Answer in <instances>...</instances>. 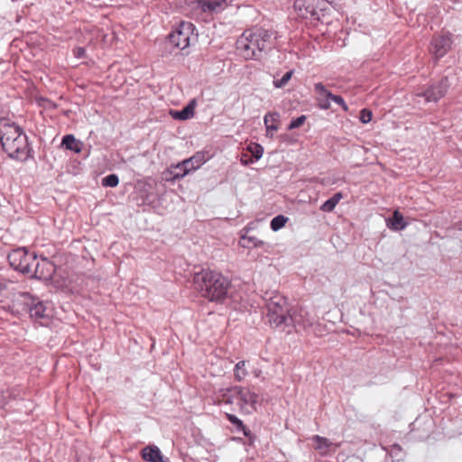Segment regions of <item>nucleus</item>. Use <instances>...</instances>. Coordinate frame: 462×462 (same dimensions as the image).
<instances>
[{
    "label": "nucleus",
    "mask_w": 462,
    "mask_h": 462,
    "mask_svg": "<svg viewBox=\"0 0 462 462\" xmlns=\"http://www.w3.org/2000/svg\"><path fill=\"white\" fill-rule=\"evenodd\" d=\"M62 145L76 153H79L83 148V143L77 140L72 134H67L62 138Z\"/></svg>",
    "instance_id": "nucleus-22"
},
{
    "label": "nucleus",
    "mask_w": 462,
    "mask_h": 462,
    "mask_svg": "<svg viewBox=\"0 0 462 462\" xmlns=\"http://www.w3.org/2000/svg\"><path fill=\"white\" fill-rule=\"evenodd\" d=\"M263 244V241L254 236H242L239 240V245L244 248L259 247Z\"/></svg>",
    "instance_id": "nucleus-24"
},
{
    "label": "nucleus",
    "mask_w": 462,
    "mask_h": 462,
    "mask_svg": "<svg viewBox=\"0 0 462 462\" xmlns=\"http://www.w3.org/2000/svg\"><path fill=\"white\" fill-rule=\"evenodd\" d=\"M314 89L318 95L319 107L324 110L328 109L330 107V100H332L333 94L321 83H317Z\"/></svg>",
    "instance_id": "nucleus-19"
},
{
    "label": "nucleus",
    "mask_w": 462,
    "mask_h": 462,
    "mask_svg": "<svg viewBox=\"0 0 462 462\" xmlns=\"http://www.w3.org/2000/svg\"><path fill=\"white\" fill-rule=\"evenodd\" d=\"M0 142L10 157L23 159L28 153L27 137L15 124L0 125Z\"/></svg>",
    "instance_id": "nucleus-3"
},
{
    "label": "nucleus",
    "mask_w": 462,
    "mask_h": 462,
    "mask_svg": "<svg viewBox=\"0 0 462 462\" xmlns=\"http://www.w3.org/2000/svg\"><path fill=\"white\" fill-rule=\"evenodd\" d=\"M280 114L278 112H269L263 117L265 126V135L268 138H273L275 132L280 128Z\"/></svg>",
    "instance_id": "nucleus-16"
},
{
    "label": "nucleus",
    "mask_w": 462,
    "mask_h": 462,
    "mask_svg": "<svg viewBox=\"0 0 462 462\" xmlns=\"http://www.w3.org/2000/svg\"><path fill=\"white\" fill-rule=\"evenodd\" d=\"M3 291V286L0 284V293L2 292Z\"/></svg>",
    "instance_id": "nucleus-37"
},
{
    "label": "nucleus",
    "mask_w": 462,
    "mask_h": 462,
    "mask_svg": "<svg viewBox=\"0 0 462 462\" xmlns=\"http://www.w3.org/2000/svg\"><path fill=\"white\" fill-rule=\"evenodd\" d=\"M247 374L248 373L245 369V361L238 362L236 365L235 369H234V376H235L236 380L238 382L243 381L246 377Z\"/></svg>",
    "instance_id": "nucleus-26"
},
{
    "label": "nucleus",
    "mask_w": 462,
    "mask_h": 462,
    "mask_svg": "<svg viewBox=\"0 0 462 462\" xmlns=\"http://www.w3.org/2000/svg\"><path fill=\"white\" fill-rule=\"evenodd\" d=\"M196 101L191 100L183 109L171 110L170 115L175 120L184 121L192 118L195 114Z\"/></svg>",
    "instance_id": "nucleus-20"
},
{
    "label": "nucleus",
    "mask_w": 462,
    "mask_h": 462,
    "mask_svg": "<svg viewBox=\"0 0 462 462\" xmlns=\"http://www.w3.org/2000/svg\"><path fill=\"white\" fill-rule=\"evenodd\" d=\"M36 257L37 256L33 252H29L25 248L14 249L8 254V260L11 266L15 270L27 274L34 264Z\"/></svg>",
    "instance_id": "nucleus-9"
},
{
    "label": "nucleus",
    "mask_w": 462,
    "mask_h": 462,
    "mask_svg": "<svg viewBox=\"0 0 462 462\" xmlns=\"http://www.w3.org/2000/svg\"><path fill=\"white\" fill-rule=\"evenodd\" d=\"M17 311L23 310L30 313L31 318L47 322L52 316V307L49 302L39 301L29 293L20 294L14 301Z\"/></svg>",
    "instance_id": "nucleus-5"
},
{
    "label": "nucleus",
    "mask_w": 462,
    "mask_h": 462,
    "mask_svg": "<svg viewBox=\"0 0 462 462\" xmlns=\"http://www.w3.org/2000/svg\"><path fill=\"white\" fill-rule=\"evenodd\" d=\"M226 417L232 424H234L235 426L237 427V429L242 430L244 431L245 435L247 434L245 431V427L244 426L243 421L240 419H238L236 416H235L233 414H229V413H226Z\"/></svg>",
    "instance_id": "nucleus-30"
},
{
    "label": "nucleus",
    "mask_w": 462,
    "mask_h": 462,
    "mask_svg": "<svg viewBox=\"0 0 462 462\" xmlns=\"http://www.w3.org/2000/svg\"><path fill=\"white\" fill-rule=\"evenodd\" d=\"M373 117V114L371 110L364 108L360 111L359 119L363 124H368Z\"/></svg>",
    "instance_id": "nucleus-31"
},
{
    "label": "nucleus",
    "mask_w": 462,
    "mask_h": 462,
    "mask_svg": "<svg viewBox=\"0 0 462 462\" xmlns=\"http://www.w3.org/2000/svg\"><path fill=\"white\" fill-rule=\"evenodd\" d=\"M194 32L195 27L191 23L181 22L170 34V42L176 48L184 50L190 45L191 42L196 40L197 35Z\"/></svg>",
    "instance_id": "nucleus-8"
},
{
    "label": "nucleus",
    "mask_w": 462,
    "mask_h": 462,
    "mask_svg": "<svg viewBox=\"0 0 462 462\" xmlns=\"http://www.w3.org/2000/svg\"><path fill=\"white\" fill-rule=\"evenodd\" d=\"M332 101H334L336 104L339 105L344 109V111L348 110L347 105L346 104V102L340 96L333 95Z\"/></svg>",
    "instance_id": "nucleus-33"
},
{
    "label": "nucleus",
    "mask_w": 462,
    "mask_h": 462,
    "mask_svg": "<svg viewBox=\"0 0 462 462\" xmlns=\"http://www.w3.org/2000/svg\"><path fill=\"white\" fill-rule=\"evenodd\" d=\"M306 121V116H300L295 119H293L290 125H288V129L289 130H292V129H295V128H298L300 126H301Z\"/></svg>",
    "instance_id": "nucleus-32"
},
{
    "label": "nucleus",
    "mask_w": 462,
    "mask_h": 462,
    "mask_svg": "<svg viewBox=\"0 0 462 462\" xmlns=\"http://www.w3.org/2000/svg\"><path fill=\"white\" fill-rule=\"evenodd\" d=\"M292 73H293L292 70L287 71L281 79H274L273 80L274 87L277 88H282L285 87L287 85V83L290 81V79H291Z\"/></svg>",
    "instance_id": "nucleus-28"
},
{
    "label": "nucleus",
    "mask_w": 462,
    "mask_h": 462,
    "mask_svg": "<svg viewBox=\"0 0 462 462\" xmlns=\"http://www.w3.org/2000/svg\"><path fill=\"white\" fill-rule=\"evenodd\" d=\"M182 171H183V169L182 170H176L175 169V165L171 166V173L172 174V180H176V179H174V173H176V172H182Z\"/></svg>",
    "instance_id": "nucleus-36"
},
{
    "label": "nucleus",
    "mask_w": 462,
    "mask_h": 462,
    "mask_svg": "<svg viewBox=\"0 0 462 462\" xmlns=\"http://www.w3.org/2000/svg\"><path fill=\"white\" fill-rule=\"evenodd\" d=\"M386 225L390 229L395 231L402 230L407 226L402 215L398 210L393 212L392 218L386 220Z\"/></svg>",
    "instance_id": "nucleus-21"
},
{
    "label": "nucleus",
    "mask_w": 462,
    "mask_h": 462,
    "mask_svg": "<svg viewBox=\"0 0 462 462\" xmlns=\"http://www.w3.org/2000/svg\"><path fill=\"white\" fill-rule=\"evenodd\" d=\"M289 325H292L297 329L312 332L317 336H321V325L318 322L316 315L303 308L292 309L290 312Z\"/></svg>",
    "instance_id": "nucleus-7"
},
{
    "label": "nucleus",
    "mask_w": 462,
    "mask_h": 462,
    "mask_svg": "<svg viewBox=\"0 0 462 462\" xmlns=\"http://www.w3.org/2000/svg\"><path fill=\"white\" fill-rule=\"evenodd\" d=\"M451 44L450 35H439L432 39L430 51L436 59H440L449 51Z\"/></svg>",
    "instance_id": "nucleus-13"
},
{
    "label": "nucleus",
    "mask_w": 462,
    "mask_h": 462,
    "mask_svg": "<svg viewBox=\"0 0 462 462\" xmlns=\"http://www.w3.org/2000/svg\"><path fill=\"white\" fill-rule=\"evenodd\" d=\"M236 399V403L240 411L245 414H252L256 411L261 405L262 399L258 393L247 387L233 386L229 388L219 389L214 394V403L233 404Z\"/></svg>",
    "instance_id": "nucleus-2"
},
{
    "label": "nucleus",
    "mask_w": 462,
    "mask_h": 462,
    "mask_svg": "<svg viewBox=\"0 0 462 462\" xmlns=\"http://www.w3.org/2000/svg\"><path fill=\"white\" fill-rule=\"evenodd\" d=\"M267 317L271 325L280 327L289 326L290 312L286 299L275 294L270 297L266 302Z\"/></svg>",
    "instance_id": "nucleus-6"
},
{
    "label": "nucleus",
    "mask_w": 462,
    "mask_h": 462,
    "mask_svg": "<svg viewBox=\"0 0 462 462\" xmlns=\"http://www.w3.org/2000/svg\"><path fill=\"white\" fill-rule=\"evenodd\" d=\"M342 198L343 195L341 192L336 193L333 197H331L329 199H328L321 205L320 210L324 212L333 211L336 206L338 204V202L342 199Z\"/></svg>",
    "instance_id": "nucleus-23"
},
{
    "label": "nucleus",
    "mask_w": 462,
    "mask_h": 462,
    "mask_svg": "<svg viewBox=\"0 0 462 462\" xmlns=\"http://www.w3.org/2000/svg\"><path fill=\"white\" fill-rule=\"evenodd\" d=\"M210 159L206 152H198L189 159L183 160L175 165L176 170H182V172L174 173V179H182L189 173L197 171Z\"/></svg>",
    "instance_id": "nucleus-11"
},
{
    "label": "nucleus",
    "mask_w": 462,
    "mask_h": 462,
    "mask_svg": "<svg viewBox=\"0 0 462 462\" xmlns=\"http://www.w3.org/2000/svg\"><path fill=\"white\" fill-rule=\"evenodd\" d=\"M240 161L241 163L245 166L254 162V160L249 157L246 153H242Z\"/></svg>",
    "instance_id": "nucleus-34"
},
{
    "label": "nucleus",
    "mask_w": 462,
    "mask_h": 462,
    "mask_svg": "<svg viewBox=\"0 0 462 462\" xmlns=\"http://www.w3.org/2000/svg\"><path fill=\"white\" fill-rule=\"evenodd\" d=\"M54 273L55 265L50 260L47 258L38 259L36 257L34 264L28 274L39 280L51 281Z\"/></svg>",
    "instance_id": "nucleus-12"
},
{
    "label": "nucleus",
    "mask_w": 462,
    "mask_h": 462,
    "mask_svg": "<svg viewBox=\"0 0 462 462\" xmlns=\"http://www.w3.org/2000/svg\"><path fill=\"white\" fill-rule=\"evenodd\" d=\"M323 2L320 0H296L294 9L298 16L310 23L321 21L320 12Z\"/></svg>",
    "instance_id": "nucleus-10"
},
{
    "label": "nucleus",
    "mask_w": 462,
    "mask_h": 462,
    "mask_svg": "<svg viewBox=\"0 0 462 462\" xmlns=\"http://www.w3.org/2000/svg\"><path fill=\"white\" fill-rule=\"evenodd\" d=\"M119 183V179L116 174H110L102 180V184L106 187H116Z\"/></svg>",
    "instance_id": "nucleus-29"
},
{
    "label": "nucleus",
    "mask_w": 462,
    "mask_h": 462,
    "mask_svg": "<svg viewBox=\"0 0 462 462\" xmlns=\"http://www.w3.org/2000/svg\"><path fill=\"white\" fill-rule=\"evenodd\" d=\"M314 448L322 456L336 450L337 445L333 444L328 439L315 435L311 438Z\"/></svg>",
    "instance_id": "nucleus-17"
},
{
    "label": "nucleus",
    "mask_w": 462,
    "mask_h": 462,
    "mask_svg": "<svg viewBox=\"0 0 462 462\" xmlns=\"http://www.w3.org/2000/svg\"><path fill=\"white\" fill-rule=\"evenodd\" d=\"M287 221H288V217H286L282 215H279V216L273 217L271 221L272 230L274 232L280 230L281 228H282L285 226Z\"/></svg>",
    "instance_id": "nucleus-27"
},
{
    "label": "nucleus",
    "mask_w": 462,
    "mask_h": 462,
    "mask_svg": "<svg viewBox=\"0 0 462 462\" xmlns=\"http://www.w3.org/2000/svg\"><path fill=\"white\" fill-rule=\"evenodd\" d=\"M85 50L81 47H79L75 50V55L77 58H82L84 56Z\"/></svg>",
    "instance_id": "nucleus-35"
},
{
    "label": "nucleus",
    "mask_w": 462,
    "mask_h": 462,
    "mask_svg": "<svg viewBox=\"0 0 462 462\" xmlns=\"http://www.w3.org/2000/svg\"><path fill=\"white\" fill-rule=\"evenodd\" d=\"M233 0H199L200 9L205 13L217 14L227 8Z\"/></svg>",
    "instance_id": "nucleus-15"
},
{
    "label": "nucleus",
    "mask_w": 462,
    "mask_h": 462,
    "mask_svg": "<svg viewBox=\"0 0 462 462\" xmlns=\"http://www.w3.org/2000/svg\"><path fill=\"white\" fill-rule=\"evenodd\" d=\"M448 82L447 79L440 80L438 84L432 85L426 91L421 93L427 102H437L447 92Z\"/></svg>",
    "instance_id": "nucleus-14"
},
{
    "label": "nucleus",
    "mask_w": 462,
    "mask_h": 462,
    "mask_svg": "<svg viewBox=\"0 0 462 462\" xmlns=\"http://www.w3.org/2000/svg\"><path fill=\"white\" fill-rule=\"evenodd\" d=\"M245 150L252 154L254 158V161H258L263 157V147L256 143H250Z\"/></svg>",
    "instance_id": "nucleus-25"
},
{
    "label": "nucleus",
    "mask_w": 462,
    "mask_h": 462,
    "mask_svg": "<svg viewBox=\"0 0 462 462\" xmlns=\"http://www.w3.org/2000/svg\"><path fill=\"white\" fill-rule=\"evenodd\" d=\"M142 457L147 462H170L157 446H148L142 449Z\"/></svg>",
    "instance_id": "nucleus-18"
},
{
    "label": "nucleus",
    "mask_w": 462,
    "mask_h": 462,
    "mask_svg": "<svg viewBox=\"0 0 462 462\" xmlns=\"http://www.w3.org/2000/svg\"><path fill=\"white\" fill-rule=\"evenodd\" d=\"M192 284L202 297L216 302H222L227 297L230 287L227 278L211 270H201L194 273Z\"/></svg>",
    "instance_id": "nucleus-1"
},
{
    "label": "nucleus",
    "mask_w": 462,
    "mask_h": 462,
    "mask_svg": "<svg viewBox=\"0 0 462 462\" xmlns=\"http://www.w3.org/2000/svg\"><path fill=\"white\" fill-rule=\"evenodd\" d=\"M271 32L263 28L245 31L236 42L238 53L245 60L256 59L266 47Z\"/></svg>",
    "instance_id": "nucleus-4"
}]
</instances>
